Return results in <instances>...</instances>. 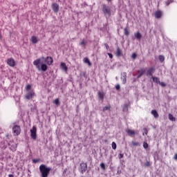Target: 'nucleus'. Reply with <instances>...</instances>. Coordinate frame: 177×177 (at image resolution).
Listing matches in <instances>:
<instances>
[{"label": "nucleus", "instance_id": "nucleus-1", "mask_svg": "<svg viewBox=\"0 0 177 177\" xmlns=\"http://www.w3.org/2000/svg\"><path fill=\"white\" fill-rule=\"evenodd\" d=\"M44 60H45L44 57L39 58L33 62L34 66H36L38 70H41V71H46L48 70V66L44 64ZM39 64H41L40 66Z\"/></svg>", "mask_w": 177, "mask_h": 177}, {"label": "nucleus", "instance_id": "nucleus-2", "mask_svg": "<svg viewBox=\"0 0 177 177\" xmlns=\"http://www.w3.org/2000/svg\"><path fill=\"white\" fill-rule=\"evenodd\" d=\"M39 172L41 175V177H48L50 172V167H46V165L42 164L39 167Z\"/></svg>", "mask_w": 177, "mask_h": 177}, {"label": "nucleus", "instance_id": "nucleus-3", "mask_svg": "<svg viewBox=\"0 0 177 177\" xmlns=\"http://www.w3.org/2000/svg\"><path fill=\"white\" fill-rule=\"evenodd\" d=\"M102 12L106 17L111 16V8L106 4H102Z\"/></svg>", "mask_w": 177, "mask_h": 177}, {"label": "nucleus", "instance_id": "nucleus-4", "mask_svg": "<svg viewBox=\"0 0 177 177\" xmlns=\"http://www.w3.org/2000/svg\"><path fill=\"white\" fill-rule=\"evenodd\" d=\"M12 132L15 136H19L21 133V128L19 125H17L16 123H14L12 127Z\"/></svg>", "mask_w": 177, "mask_h": 177}, {"label": "nucleus", "instance_id": "nucleus-5", "mask_svg": "<svg viewBox=\"0 0 177 177\" xmlns=\"http://www.w3.org/2000/svg\"><path fill=\"white\" fill-rule=\"evenodd\" d=\"M87 169H88V165L85 162L80 163L79 171L81 172V174H84V172H86Z\"/></svg>", "mask_w": 177, "mask_h": 177}, {"label": "nucleus", "instance_id": "nucleus-6", "mask_svg": "<svg viewBox=\"0 0 177 177\" xmlns=\"http://www.w3.org/2000/svg\"><path fill=\"white\" fill-rule=\"evenodd\" d=\"M30 136L34 140L37 139V127L35 126H33L32 129H30Z\"/></svg>", "mask_w": 177, "mask_h": 177}, {"label": "nucleus", "instance_id": "nucleus-7", "mask_svg": "<svg viewBox=\"0 0 177 177\" xmlns=\"http://www.w3.org/2000/svg\"><path fill=\"white\" fill-rule=\"evenodd\" d=\"M35 95V92H34V90H31L28 92V93L25 95V99L27 100H30V99H32V97Z\"/></svg>", "mask_w": 177, "mask_h": 177}, {"label": "nucleus", "instance_id": "nucleus-8", "mask_svg": "<svg viewBox=\"0 0 177 177\" xmlns=\"http://www.w3.org/2000/svg\"><path fill=\"white\" fill-rule=\"evenodd\" d=\"M100 31L102 32H109L110 28H109V23H106L103 25V27L100 28Z\"/></svg>", "mask_w": 177, "mask_h": 177}, {"label": "nucleus", "instance_id": "nucleus-9", "mask_svg": "<svg viewBox=\"0 0 177 177\" xmlns=\"http://www.w3.org/2000/svg\"><path fill=\"white\" fill-rule=\"evenodd\" d=\"M7 64L10 66V67H15V66H16V62L13 58H9L7 59Z\"/></svg>", "mask_w": 177, "mask_h": 177}, {"label": "nucleus", "instance_id": "nucleus-10", "mask_svg": "<svg viewBox=\"0 0 177 177\" xmlns=\"http://www.w3.org/2000/svg\"><path fill=\"white\" fill-rule=\"evenodd\" d=\"M44 62L46 64H48V66H50L52 63H53V58L51 57H47L46 59L44 58Z\"/></svg>", "mask_w": 177, "mask_h": 177}, {"label": "nucleus", "instance_id": "nucleus-11", "mask_svg": "<svg viewBox=\"0 0 177 177\" xmlns=\"http://www.w3.org/2000/svg\"><path fill=\"white\" fill-rule=\"evenodd\" d=\"M155 71L156 68H154L153 67L149 68L146 72V75H147L148 77H153V73H154Z\"/></svg>", "mask_w": 177, "mask_h": 177}, {"label": "nucleus", "instance_id": "nucleus-12", "mask_svg": "<svg viewBox=\"0 0 177 177\" xmlns=\"http://www.w3.org/2000/svg\"><path fill=\"white\" fill-rule=\"evenodd\" d=\"M51 8L54 13H57V12H59V4H57V3H53L51 6Z\"/></svg>", "mask_w": 177, "mask_h": 177}, {"label": "nucleus", "instance_id": "nucleus-13", "mask_svg": "<svg viewBox=\"0 0 177 177\" xmlns=\"http://www.w3.org/2000/svg\"><path fill=\"white\" fill-rule=\"evenodd\" d=\"M145 73H146V69L145 68H140L139 71H138V76L137 78H140V77H142V75H143V74H145Z\"/></svg>", "mask_w": 177, "mask_h": 177}, {"label": "nucleus", "instance_id": "nucleus-14", "mask_svg": "<svg viewBox=\"0 0 177 177\" xmlns=\"http://www.w3.org/2000/svg\"><path fill=\"white\" fill-rule=\"evenodd\" d=\"M155 17L156 19H161V17L162 16V12L160 10H158L155 12Z\"/></svg>", "mask_w": 177, "mask_h": 177}, {"label": "nucleus", "instance_id": "nucleus-15", "mask_svg": "<svg viewBox=\"0 0 177 177\" xmlns=\"http://www.w3.org/2000/svg\"><path fill=\"white\" fill-rule=\"evenodd\" d=\"M115 55L117 57L122 56V50H121L120 48H117V50L115 51Z\"/></svg>", "mask_w": 177, "mask_h": 177}, {"label": "nucleus", "instance_id": "nucleus-16", "mask_svg": "<svg viewBox=\"0 0 177 177\" xmlns=\"http://www.w3.org/2000/svg\"><path fill=\"white\" fill-rule=\"evenodd\" d=\"M60 67L62 70H64V71H66V73H67L68 68L67 67V65H66V63L64 62L61 63Z\"/></svg>", "mask_w": 177, "mask_h": 177}, {"label": "nucleus", "instance_id": "nucleus-17", "mask_svg": "<svg viewBox=\"0 0 177 177\" xmlns=\"http://www.w3.org/2000/svg\"><path fill=\"white\" fill-rule=\"evenodd\" d=\"M134 37L136 39H142V34H140V32L134 33Z\"/></svg>", "mask_w": 177, "mask_h": 177}, {"label": "nucleus", "instance_id": "nucleus-18", "mask_svg": "<svg viewBox=\"0 0 177 177\" xmlns=\"http://www.w3.org/2000/svg\"><path fill=\"white\" fill-rule=\"evenodd\" d=\"M151 114L153 115L154 118H158V113L157 112L156 110H152L151 111Z\"/></svg>", "mask_w": 177, "mask_h": 177}, {"label": "nucleus", "instance_id": "nucleus-19", "mask_svg": "<svg viewBox=\"0 0 177 177\" xmlns=\"http://www.w3.org/2000/svg\"><path fill=\"white\" fill-rule=\"evenodd\" d=\"M84 63H86L88 66H92V64L91 63V61H89V58L84 57L83 59Z\"/></svg>", "mask_w": 177, "mask_h": 177}, {"label": "nucleus", "instance_id": "nucleus-20", "mask_svg": "<svg viewBox=\"0 0 177 177\" xmlns=\"http://www.w3.org/2000/svg\"><path fill=\"white\" fill-rule=\"evenodd\" d=\"M97 95H98V97H99V99H100V100H103V99H104V93H103V92L99 91Z\"/></svg>", "mask_w": 177, "mask_h": 177}, {"label": "nucleus", "instance_id": "nucleus-21", "mask_svg": "<svg viewBox=\"0 0 177 177\" xmlns=\"http://www.w3.org/2000/svg\"><path fill=\"white\" fill-rule=\"evenodd\" d=\"M127 133L129 136H133L135 135V131L128 129Z\"/></svg>", "mask_w": 177, "mask_h": 177}, {"label": "nucleus", "instance_id": "nucleus-22", "mask_svg": "<svg viewBox=\"0 0 177 177\" xmlns=\"http://www.w3.org/2000/svg\"><path fill=\"white\" fill-rule=\"evenodd\" d=\"M30 41L32 44H37L38 42V39L35 36H32L30 39Z\"/></svg>", "mask_w": 177, "mask_h": 177}, {"label": "nucleus", "instance_id": "nucleus-23", "mask_svg": "<svg viewBox=\"0 0 177 177\" xmlns=\"http://www.w3.org/2000/svg\"><path fill=\"white\" fill-rule=\"evenodd\" d=\"M152 79H153V82H156V84H159L160 82V79L157 77H153L152 76Z\"/></svg>", "mask_w": 177, "mask_h": 177}, {"label": "nucleus", "instance_id": "nucleus-24", "mask_svg": "<svg viewBox=\"0 0 177 177\" xmlns=\"http://www.w3.org/2000/svg\"><path fill=\"white\" fill-rule=\"evenodd\" d=\"M169 120H170V121H176L175 117L171 113L169 114Z\"/></svg>", "mask_w": 177, "mask_h": 177}, {"label": "nucleus", "instance_id": "nucleus-25", "mask_svg": "<svg viewBox=\"0 0 177 177\" xmlns=\"http://www.w3.org/2000/svg\"><path fill=\"white\" fill-rule=\"evenodd\" d=\"M158 59L160 63H162L165 60V57L163 55H159Z\"/></svg>", "mask_w": 177, "mask_h": 177}, {"label": "nucleus", "instance_id": "nucleus-26", "mask_svg": "<svg viewBox=\"0 0 177 177\" xmlns=\"http://www.w3.org/2000/svg\"><path fill=\"white\" fill-rule=\"evenodd\" d=\"M124 35H129V31L128 30V26H127L126 28H124Z\"/></svg>", "mask_w": 177, "mask_h": 177}, {"label": "nucleus", "instance_id": "nucleus-27", "mask_svg": "<svg viewBox=\"0 0 177 177\" xmlns=\"http://www.w3.org/2000/svg\"><path fill=\"white\" fill-rule=\"evenodd\" d=\"M54 104H56V106H59V104H60V102L59 101V98H56L54 101H53Z\"/></svg>", "mask_w": 177, "mask_h": 177}, {"label": "nucleus", "instance_id": "nucleus-28", "mask_svg": "<svg viewBox=\"0 0 177 177\" xmlns=\"http://www.w3.org/2000/svg\"><path fill=\"white\" fill-rule=\"evenodd\" d=\"M111 109V106H104L102 109V111H107V110H110Z\"/></svg>", "mask_w": 177, "mask_h": 177}, {"label": "nucleus", "instance_id": "nucleus-29", "mask_svg": "<svg viewBox=\"0 0 177 177\" xmlns=\"http://www.w3.org/2000/svg\"><path fill=\"white\" fill-rule=\"evenodd\" d=\"M123 111H128V104H125L123 106Z\"/></svg>", "mask_w": 177, "mask_h": 177}, {"label": "nucleus", "instance_id": "nucleus-30", "mask_svg": "<svg viewBox=\"0 0 177 177\" xmlns=\"http://www.w3.org/2000/svg\"><path fill=\"white\" fill-rule=\"evenodd\" d=\"M143 147L146 149H149V144L146 142H143Z\"/></svg>", "mask_w": 177, "mask_h": 177}, {"label": "nucleus", "instance_id": "nucleus-31", "mask_svg": "<svg viewBox=\"0 0 177 177\" xmlns=\"http://www.w3.org/2000/svg\"><path fill=\"white\" fill-rule=\"evenodd\" d=\"M112 149H113V150H115V149H117V144H115V142H112Z\"/></svg>", "mask_w": 177, "mask_h": 177}, {"label": "nucleus", "instance_id": "nucleus-32", "mask_svg": "<svg viewBox=\"0 0 177 177\" xmlns=\"http://www.w3.org/2000/svg\"><path fill=\"white\" fill-rule=\"evenodd\" d=\"M172 2H174V1H172V0H167V1H166V5H167V6H169V5L170 3H172Z\"/></svg>", "mask_w": 177, "mask_h": 177}, {"label": "nucleus", "instance_id": "nucleus-33", "mask_svg": "<svg viewBox=\"0 0 177 177\" xmlns=\"http://www.w3.org/2000/svg\"><path fill=\"white\" fill-rule=\"evenodd\" d=\"M132 145H133V146H134V147H136V146H140V144H139V142H132Z\"/></svg>", "mask_w": 177, "mask_h": 177}, {"label": "nucleus", "instance_id": "nucleus-34", "mask_svg": "<svg viewBox=\"0 0 177 177\" xmlns=\"http://www.w3.org/2000/svg\"><path fill=\"white\" fill-rule=\"evenodd\" d=\"M118 158L120 160H121V158H124V153H119V155L118 156Z\"/></svg>", "mask_w": 177, "mask_h": 177}, {"label": "nucleus", "instance_id": "nucleus-35", "mask_svg": "<svg viewBox=\"0 0 177 177\" xmlns=\"http://www.w3.org/2000/svg\"><path fill=\"white\" fill-rule=\"evenodd\" d=\"M150 165H151V164L149 161L145 163V167H150Z\"/></svg>", "mask_w": 177, "mask_h": 177}, {"label": "nucleus", "instance_id": "nucleus-36", "mask_svg": "<svg viewBox=\"0 0 177 177\" xmlns=\"http://www.w3.org/2000/svg\"><path fill=\"white\" fill-rule=\"evenodd\" d=\"M160 86H167V84L162 82H159Z\"/></svg>", "mask_w": 177, "mask_h": 177}, {"label": "nucleus", "instance_id": "nucleus-37", "mask_svg": "<svg viewBox=\"0 0 177 177\" xmlns=\"http://www.w3.org/2000/svg\"><path fill=\"white\" fill-rule=\"evenodd\" d=\"M100 167L102 169H106V165H104V163H101Z\"/></svg>", "mask_w": 177, "mask_h": 177}, {"label": "nucleus", "instance_id": "nucleus-38", "mask_svg": "<svg viewBox=\"0 0 177 177\" xmlns=\"http://www.w3.org/2000/svg\"><path fill=\"white\" fill-rule=\"evenodd\" d=\"M26 91H30V89H31V85L28 84L26 87Z\"/></svg>", "mask_w": 177, "mask_h": 177}, {"label": "nucleus", "instance_id": "nucleus-39", "mask_svg": "<svg viewBox=\"0 0 177 177\" xmlns=\"http://www.w3.org/2000/svg\"><path fill=\"white\" fill-rule=\"evenodd\" d=\"M32 162L36 164V162H39V159H32Z\"/></svg>", "mask_w": 177, "mask_h": 177}, {"label": "nucleus", "instance_id": "nucleus-40", "mask_svg": "<svg viewBox=\"0 0 177 177\" xmlns=\"http://www.w3.org/2000/svg\"><path fill=\"white\" fill-rule=\"evenodd\" d=\"M136 56H137L136 53H134L132 54L131 57L132 59H136Z\"/></svg>", "mask_w": 177, "mask_h": 177}, {"label": "nucleus", "instance_id": "nucleus-41", "mask_svg": "<svg viewBox=\"0 0 177 177\" xmlns=\"http://www.w3.org/2000/svg\"><path fill=\"white\" fill-rule=\"evenodd\" d=\"M120 84H117V85L115 86V89H116V91L120 90Z\"/></svg>", "mask_w": 177, "mask_h": 177}, {"label": "nucleus", "instance_id": "nucleus-42", "mask_svg": "<svg viewBox=\"0 0 177 177\" xmlns=\"http://www.w3.org/2000/svg\"><path fill=\"white\" fill-rule=\"evenodd\" d=\"M108 55L110 59H113V54L108 53Z\"/></svg>", "mask_w": 177, "mask_h": 177}, {"label": "nucleus", "instance_id": "nucleus-43", "mask_svg": "<svg viewBox=\"0 0 177 177\" xmlns=\"http://www.w3.org/2000/svg\"><path fill=\"white\" fill-rule=\"evenodd\" d=\"M144 131H145V135H147V133H148L147 129L144 128Z\"/></svg>", "mask_w": 177, "mask_h": 177}, {"label": "nucleus", "instance_id": "nucleus-44", "mask_svg": "<svg viewBox=\"0 0 177 177\" xmlns=\"http://www.w3.org/2000/svg\"><path fill=\"white\" fill-rule=\"evenodd\" d=\"M123 84H127V77L123 80Z\"/></svg>", "mask_w": 177, "mask_h": 177}, {"label": "nucleus", "instance_id": "nucleus-45", "mask_svg": "<svg viewBox=\"0 0 177 177\" xmlns=\"http://www.w3.org/2000/svg\"><path fill=\"white\" fill-rule=\"evenodd\" d=\"M174 160H177V153H176V154L174 155Z\"/></svg>", "mask_w": 177, "mask_h": 177}, {"label": "nucleus", "instance_id": "nucleus-46", "mask_svg": "<svg viewBox=\"0 0 177 177\" xmlns=\"http://www.w3.org/2000/svg\"><path fill=\"white\" fill-rule=\"evenodd\" d=\"M81 45H85V41H82L81 42Z\"/></svg>", "mask_w": 177, "mask_h": 177}, {"label": "nucleus", "instance_id": "nucleus-47", "mask_svg": "<svg viewBox=\"0 0 177 177\" xmlns=\"http://www.w3.org/2000/svg\"><path fill=\"white\" fill-rule=\"evenodd\" d=\"M8 177H15V176H13V174H9Z\"/></svg>", "mask_w": 177, "mask_h": 177}, {"label": "nucleus", "instance_id": "nucleus-48", "mask_svg": "<svg viewBox=\"0 0 177 177\" xmlns=\"http://www.w3.org/2000/svg\"><path fill=\"white\" fill-rule=\"evenodd\" d=\"M108 2H110L111 0H106Z\"/></svg>", "mask_w": 177, "mask_h": 177}, {"label": "nucleus", "instance_id": "nucleus-49", "mask_svg": "<svg viewBox=\"0 0 177 177\" xmlns=\"http://www.w3.org/2000/svg\"><path fill=\"white\" fill-rule=\"evenodd\" d=\"M106 48H109V46H106Z\"/></svg>", "mask_w": 177, "mask_h": 177}, {"label": "nucleus", "instance_id": "nucleus-50", "mask_svg": "<svg viewBox=\"0 0 177 177\" xmlns=\"http://www.w3.org/2000/svg\"><path fill=\"white\" fill-rule=\"evenodd\" d=\"M6 136H9V135H7Z\"/></svg>", "mask_w": 177, "mask_h": 177}]
</instances>
